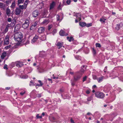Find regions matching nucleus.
Segmentation results:
<instances>
[{
    "label": "nucleus",
    "instance_id": "f257e3e1",
    "mask_svg": "<svg viewBox=\"0 0 123 123\" xmlns=\"http://www.w3.org/2000/svg\"><path fill=\"white\" fill-rule=\"evenodd\" d=\"M14 38L15 41L20 42L23 39V34L20 32H17L14 34Z\"/></svg>",
    "mask_w": 123,
    "mask_h": 123
},
{
    "label": "nucleus",
    "instance_id": "f03ea898",
    "mask_svg": "<svg viewBox=\"0 0 123 123\" xmlns=\"http://www.w3.org/2000/svg\"><path fill=\"white\" fill-rule=\"evenodd\" d=\"M86 70V67H85V69H83L82 67L80 70L77 72V75L76 77H74V80L76 81L79 79L84 74L85 71Z\"/></svg>",
    "mask_w": 123,
    "mask_h": 123
},
{
    "label": "nucleus",
    "instance_id": "7ed1b4c3",
    "mask_svg": "<svg viewBox=\"0 0 123 123\" xmlns=\"http://www.w3.org/2000/svg\"><path fill=\"white\" fill-rule=\"evenodd\" d=\"M95 96L98 98H103L104 97V94L99 92H97L95 93Z\"/></svg>",
    "mask_w": 123,
    "mask_h": 123
},
{
    "label": "nucleus",
    "instance_id": "20e7f679",
    "mask_svg": "<svg viewBox=\"0 0 123 123\" xmlns=\"http://www.w3.org/2000/svg\"><path fill=\"white\" fill-rule=\"evenodd\" d=\"M29 24V21L28 20H26L22 25V27L24 29H26L27 28Z\"/></svg>",
    "mask_w": 123,
    "mask_h": 123
},
{
    "label": "nucleus",
    "instance_id": "39448f33",
    "mask_svg": "<svg viewBox=\"0 0 123 123\" xmlns=\"http://www.w3.org/2000/svg\"><path fill=\"white\" fill-rule=\"evenodd\" d=\"M10 35L7 34L6 36L4 41V44L6 45L9 44V39Z\"/></svg>",
    "mask_w": 123,
    "mask_h": 123
},
{
    "label": "nucleus",
    "instance_id": "423d86ee",
    "mask_svg": "<svg viewBox=\"0 0 123 123\" xmlns=\"http://www.w3.org/2000/svg\"><path fill=\"white\" fill-rule=\"evenodd\" d=\"M60 35L62 36H67L68 35V33H66L65 31L63 30H61L59 32Z\"/></svg>",
    "mask_w": 123,
    "mask_h": 123
},
{
    "label": "nucleus",
    "instance_id": "0eeeda50",
    "mask_svg": "<svg viewBox=\"0 0 123 123\" xmlns=\"http://www.w3.org/2000/svg\"><path fill=\"white\" fill-rule=\"evenodd\" d=\"M38 38V36L36 35L31 40V43L32 44L34 43L37 41Z\"/></svg>",
    "mask_w": 123,
    "mask_h": 123
},
{
    "label": "nucleus",
    "instance_id": "6e6552de",
    "mask_svg": "<svg viewBox=\"0 0 123 123\" xmlns=\"http://www.w3.org/2000/svg\"><path fill=\"white\" fill-rule=\"evenodd\" d=\"M16 65L17 67H22L23 64L22 62L17 61L16 62Z\"/></svg>",
    "mask_w": 123,
    "mask_h": 123
},
{
    "label": "nucleus",
    "instance_id": "1a4fd4ad",
    "mask_svg": "<svg viewBox=\"0 0 123 123\" xmlns=\"http://www.w3.org/2000/svg\"><path fill=\"white\" fill-rule=\"evenodd\" d=\"M45 30V28L43 27H39L38 28V33H41L43 32Z\"/></svg>",
    "mask_w": 123,
    "mask_h": 123
},
{
    "label": "nucleus",
    "instance_id": "9d476101",
    "mask_svg": "<svg viewBox=\"0 0 123 123\" xmlns=\"http://www.w3.org/2000/svg\"><path fill=\"white\" fill-rule=\"evenodd\" d=\"M39 15V13L37 10H35L33 12V16L34 17H36Z\"/></svg>",
    "mask_w": 123,
    "mask_h": 123
},
{
    "label": "nucleus",
    "instance_id": "9b49d317",
    "mask_svg": "<svg viewBox=\"0 0 123 123\" xmlns=\"http://www.w3.org/2000/svg\"><path fill=\"white\" fill-rule=\"evenodd\" d=\"M21 11V10L20 9L17 8L15 11V14L16 15H19L20 14Z\"/></svg>",
    "mask_w": 123,
    "mask_h": 123
},
{
    "label": "nucleus",
    "instance_id": "f8f14e48",
    "mask_svg": "<svg viewBox=\"0 0 123 123\" xmlns=\"http://www.w3.org/2000/svg\"><path fill=\"white\" fill-rule=\"evenodd\" d=\"M55 5V3L54 1L52 2L50 4V9L51 10L53 8Z\"/></svg>",
    "mask_w": 123,
    "mask_h": 123
},
{
    "label": "nucleus",
    "instance_id": "ddd939ff",
    "mask_svg": "<svg viewBox=\"0 0 123 123\" xmlns=\"http://www.w3.org/2000/svg\"><path fill=\"white\" fill-rule=\"evenodd\" d=\"M74 16H76V17L78 18L79 19V21H80L81 20V19L80 18L81 17V14L80 13H76L75 15H74Z\"/></svg>",
    "mask_w": 123,
    "mask_h": 123
},
{
    "label": "nucleus",
    "instance_id": "4468645a",
    "mask_svg": "<svg viewBox=\"0 0 123 123\" xmlns=\"http://www.w3.org/2000/svg\"><path fill=\"white\" fill-rule=\"evenodd\" d=\"M56 18L57 21H60V22L62 19V16L57 15H56Z\"/></svg>",
    "mask_w": 123,
    "mask_h": 123
},
{
    "label": "nucleus",
    "instance_id": "2eb2a0df",
    "mask_svg": "<svg viewBox=\"0 0 123 123\" xmlns=\"http://www.w3.org/2000/svg\"><path fill=\"white\" fill-rule=\"evenodd\" d=\"M63 44V43H61L59 42H57L56 45L58 47H59L58 48L60 49L62 46Z\"/></svg>",
    "mask_w": 123,
    "mask_h": 123
},
{
    "label": "nucleus",
    "instance_id": "dca6fc26",
    "mask_svg": "<svg viewBox=\"0 0 123 123\" xmlns=\"http://www.w3.org/2000/svg\"><path fill=\"white\" fill-rule=\"evenodd\" d=\"M6 52H3L1 56V58L2 59H4L5 57H6Z\"/></svg>",
    "mask_w": 123,
    "mask_h": 123
},
{
    "label": "nucleus",
    "instance_id": "f3484780",
    "mask_svg": "<svg viewBox=\"0 0 123 123\" xmlns=\"http://www.w3.org/2000/svg\"><path fill=\"white\" fill-rule=\"evenodd\" d=\"M49 21L48 20L45 19L42 23V24L44 25H46L48 24L49 23Z\"/></svg>",
    "mask_w": 123,
    "mask_h": 123
},
{
    "label": "nucleus",
    "instance_id": "a211bd4d",
    "mask_svg": "<svg viewBox=\"0 0 123 123\" xmlns=\"http://www.w3.org/2000/svg\"><path fill=\"white\" fill-rule=\"evenodd\" d=\"M40 56L41 57H43L45 55V53L44 51H41L40 52Z\"/></svg>",
    "mask_w": 123,
    "mask_h": 123
},
{
    "label": "nucleus",
    "instance_id": "6ab92c4d",
    "mask_svg": "<svg viewBox=\"0 0 123 123\" xmlns=\"http://www.w3.org/2000/svg\"><path fill=\"white\" fill-rule=\"evenodd\" d=\"M104 77L102 76L101 77H99L97 79L98 82L99 83L101 82L102 80L104 78Z\"/></svg>",
    "mask_w": 123,
    "mask_h": 123
},
{
    "label": "nucleus",
    "instance_id": "aec40b11",
    "mask_svg": "<svg viewBox=\"0 0 123 123\" xmlns=\"http://www.w3.org/2000/svg\"><path fill=\"white\" fill-rule=\"evenodd\" d=\"M79 24L80 26L82 27H84L86 26V23L84 22H80Z\"/></svg>",
    "mask_w": 123,
    "mask_h": 123
},
{
    "label": "nucleus",
    "instance_id": "412c9836",
    "mask_svg": "<svg viewBox=\"0 0 123 123\" xmlns=\"http://www.w3.org/2000/svg\"><path fill=\"white\" fill-rule=\"evenodd\" d=\"M15 2L14 1L12 3V5L11 6V8L12 9H13L15 6Z\"/></svg>",
    "mask_w": 123,
    "mask_h": 123
},
{
    "label": "nucleus",
    "instance_id": "4be33fe9",
    "mask_svg": "<svg viewBox=\"0 0 123 123\" xmlns=\"http://www.w3.org/2000/svg\"><path fill=\"white\" fill-rule=\"evenodd\" d=\"M6 12L7 15L10 16V9L8 8L7 9L6 11Z\"/></svg>",
    "mask_w": 123,
    "mask_h": 123
},
{
    "label": "nucleus",
    "instance_id": "5701e85b",
    "mask_svg": "<svg viewBox=\"0 0 123 123\" xmlns=\"http://www.w3.org/2000/svg\"><path fill=\"white\" fill-rule=\"evenodd\" d=\"M122 24H117V26L116 27V29L117 30H118L120 28Z\"/></svg>",
    "mask_w": 123,
    "mask_h": 123
},
{
    "label": "nucleus",
    "instance_id": "b1692460",
    "mask_svg": "<svg viewBox=\"0 0 123 123\" xmlns=\"http://www.w3.org/2000/svg\"><path fill=\"white\" fill-rule=\"evenodd\" d=\"M72 41H73L74 43V44H75V42H76V41L74 40L73 38L72 37H70V42Z\"/></svg>",
    "mask_w": 123,
    "mask_h": 123
},
{
    "label": "nucleus",
    "instance_id": "393cba45",
    "mask_svg": "<svg viewBox=\"0 0 123 123\" xmlns=\"http://www.w3.org/2000/svg\"><path fill=\"white\" fill-rule=\"evenodd\" d=\"M29 0H26L24 4V6L25 8H26L27 7V5L28 4V2Z\"/></svg>",
    "mask_w": 123,
    "mask_h": 123
},
{
    "label": "nucleus",
    "instance_id": "a878e982",
    "mask_svg": "<svg viewBox=\"0 0 123 123\" xmlns=\"http://www.w3.org/2000/svg\"><path fill=\"white\" fill-rule=\"evenodd\" d=\"M41 38L43 41H44L46 39V36L45 35H43L41 37Z\"/></svg>",
    "mask_w": 123,
    "mask_h": 123
},
{
    "label": "nucleus",
    "instance_id": "bb28decb",
    "mask_svg": "<svg viewBox=\"0 0 123 123\" xmlns=\"http://www.w3.org/2000/svg\"><path fill=\"white\" fill-rule=\"evenodd\" d=\"M15 25V24L14 22H12L10 24H8L7 25V26L9 27H13Z\"/></svg>",
    "mask_w": 123,
    "mask_h": 123
},
{
    "label": "nucleus",
    "instance_id": "cd10ccee",
    "mask_svg": "<svg viewBox=\"0 0 123 123\" xmlns=\"http://www.w3.org/2000/svg\"><path fill=\"white\" fill-rule=\"evenodd\" d=\"M38 23V22L37 21L35 22L33 24V25H32L31 28L33 27H35L36 26Z\"/></svg>",
    "mask_w": 123,
    "mask_h": 123
},
{
    "label": "nucleus",
    "instance_id": "c85d7f7f",
    "mask_svg": "<svg viewBox=\"0 0 123 123\" xmlns=\"http://www.w3.org/2000/svg\"><path fill=\"white\" fill-rule=\"evenodd\" d=\"M5 5L2 3L0 2V7L4 8L5 7Z\"/></svg>",
    "mask_w": 123,
    "mask_h": 123
},
{
    "label": "nucleus",
    "instance_id": "c756f323",
    "mask_svg": "<svg viewBox=\"0 0 123 123\" xmlns=\"http://www.w3.org/2000/svg\"><path fill=\"white\" fill-rule=\"evenodd\" d=\"M106 19L103 18H101L100 19V21L102 23H103L105 22Z\"/></svg>",
    "mask_w": 123,
    "mask_h": 123
},
{
    "label": "nucleus",
    "instance_id": "7c9ffc66",
    "mask_svg": "<svg viewBox=\"0 0 123 123\" xmlns=\"http://www.w3.org/2000/svg\"><path fill=\"white\" fill-rule=\"evenodd\" d=\"M25 0H18V4L21 3H23L24 2Z\"/></svg>",
    "mask_w": 123,
    "mask_h": 123
},
{
    "label": "nucleus",
    "instance_id": "2f4dec72",
    "mask_svg": "<svg viewBox=\"0 0 123 123\" xmlns=\"http://www.w3.org/2000/svg\"><path fill=\"white\" fill-rule=\"evenodd\" d=\"M95 45L96 47L100 48L101 47V45L99 43H96Z\"/></svg>",
    "mask_w": 123,
    "mask_h": 123
},
{
    "label": "nucleus",
    "instance_id": "473e14b6",
    "mask_svg": "<svg viewBox=\"0 0 123 123\" xmlns=\"http://www.w3.org/2000/svg\"><path fill=\"white\" fill-rule=\"evenodd\" d=\"M92 23H90L89 24H86V26L87 27H89L91 26H92Z\"/></svg>",
    "mask_w": 123,
    "mask_h": 123
},
{
    "label": "nucleus",
    "instance_id": "72a5a7b5",
    "mask_svg": "<svg viewBox=\"0 0 123 123\" xmlns=\"http://www.w3.org/2000/svg\"><path fill=\"white\" fill-rule=\"evenodd\" d=\"M19 8L22 9H23L24 8H25V6L24 5H19Z\"/></svg>",
    "mask_w": 123,
    "mask_h": 123
},
{
    "label": "nucleus",
    "instance_id": "f704fd0d",
    "mask_svg": "<svg viewBox=\"0 0 123 123\" xmlns=\"http://www.w3.org/2000/svg\"><path fill=\"white\" fill-rule=\"evenodd\" d=\"M75 58L77 60H79L80 58V57L79 55H77L75 56Z\"/></svg>",
    "mask_w": 123,
    "mask_h": 123
},
{
    "label": "nucleus",
    "instance_id": "c9c22d12",
    "mask_svg": "<svg viewBox=\"0 0 123 123\" xmlns=\"http://www.w3.org/2000/svg\"><path fill=\"white\" fill-rule=\"evenodd\" d=\"M53 26L52 25H49L48 26V29L49 30Z\"/></svg>",
    "mask_w": 123,
    "mask_h": 123
},
{
    "label": "nucleus",
    "instance_id": "e433bc0d",
    "mask_svg": "<svg viewBox=\"0 0 123 123\" xmlns=\"http://www.w3.org/2000/svg\"><path fill=\"white\" fill-rule=\"evenodd\" d=\"M87 78V77L86 76H85V77H84L83 78V81L84 82L86 80Z\"/></svg>",
    "mask_w": 123,
    "mask_h": 123
},
{
    "label": "nucleus",
    "instance_id": "4c0bfd02",
    "mask_svg": "<svg viewBox=\"0 0 123 123\" xmlns=\"http://www.w3.org/2000/svg\"><path fill=\"white\" fill-rule=\"evenodd\" d=\"M36 117H37V118H42V116H39L37 114L36 116Z\"/></svg>",
    "mask_w": 123,
    "mask_h": 123
},
{
    "label": "nucleus",
    "instance_id": "58836bf2",
    "mask_svg": "<svg viewBox=\"0 0 123 123\" xmlns=\"http://www.w3.org/2000/svg\"><path fill=\"white\" fill-rule=\"evenodd\" d=\"M92 97H89L87 98V100L88 101H90L92 100Z\"/></svg>",
    "mask_w": 123,
    "mask_h": 123
},
{
    "label": "nucleus",
    "instance_id": "ea45409f",
    "mask_svg": "<svg viewBox=\"0 0 123 123\" xmlns=\"http://www.w3.org/2000/svg\"><path fill=\"white\" fill-rule=\"evenodd\" d=\"M8 27H6V28H5V32H7L8 30Z\"/></svg>",
    "mask_w": 123,
    "mask_h": 123
},
{
    "label": "nucleus",
    "instance_id": "a19ab883",
    "mask_svg": "<svg viewBox=\"0 0 123 123\" xmlns=\"http://www.w3.org/2000/svg\"><path fill=\"white\" fill-rule=\"evenodd\" d=\"M11 46V45H9V46H7L5 47V49H8L9 48H10Z\"/></svg>",
    "mask_w": 123,
    "mask_h": 123
},
{
    "label": "nucleus",
    "instance_id": "79ce46f5",
    "mask_svg": "<svg viewBox=\"0 0 123 123\" xmlns=\"http://www.w3.org/2000/svg\"><path fill=\"white\" fill-rule=\"evenodd\" d=\"M53 78L54 79H59V77H55L54 76V74L53 75Z\"/></svg>",
    "mask_w": 123,
    "mask_h": 123
},
{
    "label": "nucleus",
    "instance_id": "37998d69",
    "mask_svg": "<svg viewBox=\"0 0 123 123\" xmlns=\"http://www.w3.org/2000/svg\"><path fill=\"white\" fill-rule=\"evenodd\" d=\"M8 0L6 1V3L7 4H8L10 3V1Z\"/></svg>",
    "mask_w": 123,
    "mask_h": 123
},
{
    "label": "nucleus",
    "instance_id": "c03bdc74",
    "mask_svg": "<svg viewBox=\"0 0 123 123\" xmlns=\"http://www.w3.org/2000/svg\"><path fill=\"white\" fill-rule=\"evenodd\" d=\"M7 65H6V64H5L4 66V67H3V68L4 69H7Z\"/></svg>",
    "mask_w": 123,
    "mask_h": 123
},
{
    "label": "nucleus",
    "instance_id": "a18cd8bd",
    "mask_svg": "<svg viewBox=\"0 0 123 123\" xmlns=\"http://www.w3.org/2000/svg\"><path fill=\"white\" fill-rule=\"evenodd\" d=\"M92 50H93L92 51H93V54H95L96 53L95 50L94 48H93Z\"/></svg>",
    "mask_w": 123,
    "mask_h": 123
},
{
    "label": "nucleus",
    "instance_id": "49530a36",
    "mask_svg": "<svg viewBox=\"0 0 123 123\" xmlns=\"http://www.w3.org/2000/svg\"><path fill=\"white\" fill-rule=\"evenodd\" d=\"M38 82L40 83V86H42L43 85V84L41 82V81L40 80H38Z\"/></svg>",
    "mask_w": 123,
    "mask_h": 123
},
{
    "label": "nucleus",
    "instance_id": "de8ad7c7",
    "mask_svg": "<svg viewBox=\"0 0 123 123\" xmlns=\"http://www.w3.org/2000/svg\"><path fill=\"white\" fill-rule=\"evenodd\" d=\"M11 20H12V19L11 18H8L7 21L8 22H10L11 21Z\"/></svg>",
    "mask_w": 123,
    "mask_h": 123
},
{
    "label": "nucleus",
    "instance_id": "09e8293b",
    "mask_svg": "<svg viewBox=\"0 0 123 123\" xmlns=\"http://www.w3.org/2000/svg\"><path fill=\"white\" fill-rule=\"evenodd\" d=\"M25 91H22L20 93V94L22 95H23L25 93Z\"/></svg>",
    "mask_w": 123,
    "mask_h": 123
},
{
    "label": "nucleus",
    "instance_id": "8fccbe9b",
    "mask_svg": "<svg viewBox=\"0 0 123 123\" xmlns=\"http://www.w3.org/2000/svg\"><path fill=\"white\" fill-rule=\"evenodd\" d=\"M52 32L54 33H55L56 32V30L55 29H54L53 31Z\"/></svg>",
    "mask_w": 123,
    "mask_h": 123
},
{
    "label": "nucleus",
    "instance_id": "3c124183",
    "mask_svg": "<svg viewBox=\"0 0 123 123\" xmlns=\"http://www.w3.org/2000/svg\"><path fill=\"white\" fill-rule=\"evenodd\" d=\"M70 122L71 123H74V121L72 119H70Z\"/></svg>",
    "mask_w": 123,
    "mask_h": 123
},
{
    "label": "nucleus",
    "instance_id": "603ef678",
    "mask_svg": "<svg viewBox=\"0 0 123 123\" xmlns=\"http://www.w3.org/2000/svg\"><path fill=\"white\" fill-rule=\"evenodd\" d=\"M58 8L59 9H61V5L60 4L58 6Z\"/></svg>",
    "mask_w": 123,
    "mask_h": 123
},
{
    "label": "nucleus",
    "instance_id": "864d4df0",
    "mask_svg": "<svg viewBox=\"0 0 123 123\" xmlns=\"http://www.w3.org/2000/svg\"><path fill=\"white\" fill-rule=\"evenodd\" d=\"M86 93L87 94H89L90 93V92L89 90H88L86 91Z\"/></svg>",
    "mask_w": 123,
    "mask_h": 123
},
{
    "label": "nucleus",
    "instance_id": "5fc2aeb1",
    "mask_svg": "<svg viewBox=\"0 0 123 123\" xmlns=\"http://www.w3.org/2000/svg\"><path fill=\"white\" fill-rule=\"evenodd\" d=\"M37 96L39 97H40L41 96V94H38L37 95Z\"/></svg>",
    "mask_w": 123,
    "mask_h": 123
},
{
    "label": "nucleus",
    "instance_id": "6e6d98bb",
    "mask_svg": "<svg viewBox=\"0 0 123 123\" xmlns=\"http://www.w3.org/2000/svg\"><path fill=\"white\" fill-rule=\"evenodd\" d=\"M74 74V72H70V74H71V75H73Z\"/></svg>",
    "mask_w": 123,
    "mask_h": 123
},
{
    "label": "nucleus",
    "instance_id": "4d7b16f0",
    "mask_svg": "<svg viewBox=\"0 0 123 123\" xmlns=\"http://www.w3.org/2000/svg\"><path fill=\"white\" fill-rule=\"evenodd\" d=\"M52 120L53 121H54L55 120V118L53 117H52Z\"/></svg>",
    "mask_w": 123,
    "mask_h": 123
},
{
    "label": "nucleus",
    "instance_id": "13d9d810",
    "mask_svg": "<svg viewBox=\"0 0 123 123\" xmlns=\"http://www.w3.org/2000/svg\"><path fill=\"white\" fill-rule=\"evenodd\" d=\"M66 3L68 5H69V0H68L66 2Z\"/></svg>",
    "mask_w": 123,
    "mask_h": 123
},
{
    "label": "nucleus",
    "instance_id": "bf43d9fd",
    "mask_svg": "<svg viewBox=\"0 0 123 123\" xmlns=\"http://www.w3.org/2000/svg\"><path fill=\"white\" fill-rule=\"evenodd\" d=\"M74 82H73L71 83L72 85V86H74Z\"/></svg>",
    "mask_w": 123,
    "mask_h": 123
},
{
    "label": "nucleus",
    "instance_id": "052dcab7",
    "mask_svg": "<svg viewBox=\"0 0 123 123\" xmlns=\"http://www.w3.org/2000/svg\"><path fill=\"white\" fill-rule=\"evenodd\" d=\"M10 89V87H7L6 88V90H9Z\"/></svg>",
    "mask_w": 123,
    "mask_h": 123
},
{
    "label": "nucleus",
    "instance_id": "680f3d73",
    "mask_svg": "<svg viewBox=\"0 0 123 123\" xmlns=\"http://www.w3.org/2000/svg\"><path fill=\"white\" fill-rule=\"evenodd\" d=\"M78 20H79V19H78H78H75V23H77L78 22Z\"/></svg>",
    "mask_w": 123,
    "mask_h": 123
},
{
    "label": "nucleus",
    "instance_id": "e2e57ef3",
    "mask_svg": "<svg viewBox=\"0 0 123 123\" xmlns=\"http://www.w3.org/2000/svg\"><path fill=\"white\" fill-rule=\"evenodd\" d=\"M93 79H96V76H94L93 77Z\"/></svg>",
    "mask_w": 123,
    "mask_h": 123
},
{
    "label": "nucleus",
    "instance_id": "0e129e2a",
    "mask_svg": "<svg viewBox=\"0 0 123 123\" xmlns=\"http://www.w3.org/2000/svg\"><path fill=\"white\" fill-rule=\"evenodd\" d=\"M2 43V41L1 40V39H0V44H1Z\"/></svg>",
    "mask_w": 123,
    "mask_h": 123
},
{
    "label": "nucleus",
    "instance_id": "69168bd1",
    "mask_svg": "<svg viewBox=\"0 0 123 123\" xmlns=\"http://www.w3.org/2000/svg\"><path fill=\"white\" fill-rule=\"evenodd\" d=\"M29 43V41L28 40L27 41L26 43L27 44H28Z\"/></svg>",
    "mask_w": 123,
    "mask_h": 123
},
{
    "label": "nucleus",
    "instance_id": "338daca9",
    "mask_svg": "<svg viewBox=\"0 0 123 123\" xmlns=\"http://www.w3.org/2000/svg\"><path fill=\"white\" fill-rule=\"evenodd\" d=\"M96 87V86L95 85H93V88H95Z\"/></svg>",
    "mask_w": 123,
    "mask_h": 123
},
{
    "label": "nucleus",
    "instance_id": "774afa93",
    "mask_svg": "<svg viewBox=\"0 0 123 123\" xmlns=\"http://www.w3.org/2000/svg\"><path fill=\"white\" fill-rule=\"evenodd\" d=\"M87 114L88 115H90L91 114V113H90V112H88L87 113Z\"/></svg>",
    "mask_w": 123,
    "mask_h": 123
}]
</instances>
